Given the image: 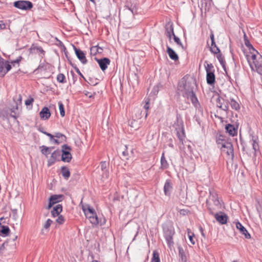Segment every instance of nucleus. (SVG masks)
<instances>
[{
  "mask_svg": "<svg viewBox=\"0 0 262 262\" xmlns=\"http://www.w3.org/2000/svg\"><path fill=\"white\" fill-rule=\"evenodd\" d=\"M197 86L195 80L190 78L188 75H185L179 81L177 90L182 93L183 97L190 99L193 106L197 108L200 106L194 89Z\"/></svg>",
  "mask_w": 262,
  "mask_h": 262,
  "instance_id": "obj_1",
  "label": "nucleus"
},
{
  "mask_svg": "<svg viewBox=\"0 0 262 262\" xmlns=\"http://www.w3.org/2000/svg\"><path fill=\"white\" fill-rule=\"evenodd\" d=\"M164 236L168 246L170 248L173 246V236L175 234L174 227L170 222H166L162 225Z\"/></svg>",
  "mask_w": 262,
  "mask_h": 262,
  "instance_id": "obj_2",
  "label": "nucleus"
},
{
  "mask_svg": "<svg viewBox=\"0 0 262 262\" xmlns=\"http://www.w3.org/2000/svg\"><path fill=\"white\" fill-rule=\"evenodd\" d=\"M16 238L17 236L13 239L12 241H6L1 246H0V253L2 255L6 256L14 252L15 249L14 241Z\"/></svg>",
  "mask_w": 262,
  "mask_h": 262,
  "instance_id": "obj_3",
  "label": "nucleus"
},
{
  "mask_svg": "<svg viewBox=\"0 0 262 262\" xmlns=\"http://www.w3.org/2000/svg\"><path fill=\"white\" fill-rule=\"evenodd\" d=\"M216 106L223 111L226 112L229 109V100L227 99L226 94H222V96L218 95V97L216 100Z\"/></svg>",
  "mask_w": 262,
  "mask_h": 262,
  "instance_id": "obj_4",
  "label": "nucleus"
},
{
  "mask_svg": "<svg viewBox=\"0 0 262 262\" xmlns=\"http://www.w3.org/2000/svg\"><path fill=\"white\" fill-rule=\"evenodd\" d=\"M218 148H220L222 151L226 152L227 155L231 157L232 160L234 158V150L232 144L230 140H228L224 142L221 145L217 146Z\"/></svg>",
  "mask_w": 262,
  "mask_h": 262,
  "instance_id": "obj_5",
  "label": "nucleus"
},
{
  "mask_svg": "<svg viewBox=\"0 0 262 262\" xmlns=\"http://www.w3.org/2000/svg\"><path fill=\"white\" fill-rule=\"evenodd\" d=\"M71 147L67 144H63L61 146V160L64 162H70L72 158L70 152Z\"/></svg>",
  "mask_w": 262,
  "mask_h": 262,
  "instance_id": "obj_6",
  "label": "nucleus"
},
{
  "mask_svg": "<svg viewBox=\"0 0 262 262\" xmlns=\"http://www.w3.org/2000/svg\"><path fill=\"white\" fill-rule=\"evenodd\" d=\"M212 203L213 206L212 205L211 202H209V200H206V204L207 207V209L209 211V214L211 215L214 214V211L221 209L222 207L221 202L219 199L214 200V202H213Z\"/></svg>",
  "mask_w": 262,
  "mask_h": 262,
  "instance_id": "obj_7",
  "label": "nucleus"
},
{
  "mask_svg": "<svg viewBox=\"0 0 262 262\" xmlns=\"http://www.w3.org/2000/svg\"><path fill=\"white\" fill-rule=\"evenodd\" d=\"M13 6L18 9L28 10H30L33 7L32 3L28 1H17L13 3Z\"/></svg>",
  "mask_w": 262,
  "mask_h": 262,
  "instance_id": "obj_8",
  "label": "nucleus"
},
{
  "mask_svg": "<svg viewBox=\"0 0 262 262\" xmlns=\"http://www.w3.org/2000/svg\"><path fill=\"white\" fill-rule=\"evenodd\" d=\"M64 198L63 194H53L50 196L49 199V204L47 209H50L53 205L61 202Z\"/></svg>",
  "mask_w": 262,
  "mask_h": 262,
  "instance_id": "obj_9",
  "label": "nucleus"
},
{
  "mask_svg": "<svg viewBox=\"0 0 262 262\" xmlns=\"http://www.w3.org/2000/svg\"><path fill=\"white\" fill-rule=\"evenodd\" d=\"M210 51L213 54L216 55L217 59H218L220 63H221L222 67L223 68L224 70L227 73V72L226 70V67H225V61L224 60V56H223L222 54L221 53V50L219 49V48H217V49H213L212 48H210Z\"/></svg>",
  "mask_w": 262,
  "mask_h": 262,
  "instance_id": "obj_10",
  "label": "nucleus"
},
{
  "mask_svg": "<svg viewBox=\"0 0 262 262\" xmlns=\"http://www.w3.org/2000/svg\"><path fill=\"white\" fill-rule=\"evenodd\" d=\"M29 50L30 54L37 53L39 55H41L42 58L45 56L46 53L41 47L38 46L35 43L32 44Z\"/></svg>",
  "mask_w": 262,
  "mask_h": 262,
  "instance_id": "obj_11",
  "label": "nucleus"
},
{
  "mask_svg": "<svg viewBox=\"0 0 262 262\" xmlns=\"http://www.w3.org/2000/svg\"><path fill=\"white\" fill-rule=\"evenodd\" d=\"M238 125H234L231 124H227L225 125V129L226 133H228L230 136L234 137L237 136Z\"/></svg>",
  "mask_w": 262,
  "mask_h": 262,
  "instance_id": "obj_12",
  "label": "nucleus"
},
{
  "mask_svg": "<svg viewBox=\"0 0 262 262\" xmlns=\"http://www.w3.org/2000/svg\"><path fill=\"white\" fill-rule=\"evenodd\" d=\"M73 46L77 57L82 64H86L88 62V60L85 57V54L80 49L77 48L75 46Z\"/></svg>",
  "mask_w": 262,
  "mask_h": 262,
  "instance_id": "obj_13",
  "label": "nucleus"
},
{
  "mask_svg": "<svg viewBox=\"0 0 262 262\" xmlns=\"http://www.w3.org/2000/svg\"><path fill=\"white\" fill-rule=\"evenodd\" d=\"M95 59L98 62L101 70L102 71H104L107 68L108 66L111 63V60L108 58L103 57L100 59L95 58Z\"/></svg>",
  "mask_w": 262,
  "mask_h": 262,
  "instance_id": "obj_14",
  "label": "nucleus"
},
{
  "mask_svg": "<svg viewBox=\"0 0 262 262\" xmlns=\"http://www.w3.org/2000/svg\"><path fill=\"white\" fill-rule=\"evenodd\" d=\"M165 35L168 38L169 41H171L172 36L174 35L173 25L172 23L168 22L166 23L165 26Z\"/></svg>",
  "mask_w": 262,
  "mask_h": 262,
  "instance_id": "obj_15",
  "label": "nucleus"
},
{
  "mask_svg": "<svg viewBox=\"0 0 262 262\" xmlns=\"http://www.w3.org/2000/svg\"><path fill=\"white\" fill-rule=\"evenodd\" d=\"M213 215L220 224L224 225L227 223L228 217L224 212L220 211L219 213H214Z\"/></svg>",
  "mask_w": 262,
  "mask_h": 262,
  "instance_id": "obj_16",
  "label": "nucleus"
},
{
  "mask_svg": "<svg viewBox=\"0 0 262 262\" xmlns=\"http://www.w3.org/2000/svg\"><path fill=\"white\" fill-rule=\"evenodd\" d=\"M173 127L175 128V130H182L183 128H184L182 117L178 112L176 115V120L174 122Z\"/></svg>",
  "mask_w": 262,
  "mask_h": 262,
  "instance_id": "obj_17",
  "label": "nucleus"
},
{
  "mask_svg": "<svg viewBox=\"0 0 262 262\" xmlns=\"http://www.w3.org/2000/svg\"><path fill=\"white\" fill-rule=\"evenodd\" d=\"M172 183L171 180L167 179L164 186V192L166 196H170L171 194V191L172 190Z\"/></svg>",
  "mask_w": 262,
  "mask_h": 262,
  "instance_id": "obj_18",
  "label": "nucleus"
},
{
  "mask_svg": "<svg viewBox=\"0 0 262 262\" xmlns=\"http://www.w3.org/2000/svg\"><path fill=\"white\" fill-rule=\"evenodd\" d=\"M236 227L239 230L241 233L245 236L246 238L250 239L251 238L250 234L239 222L238 221L236 223Z\"/></svg>",
  "mask_w": 262,
  "mask_h": 262,
  "instance_id": "obj_19",
  "label": "nucleus"
},
{
  "mask_svg": "<svg viewBox=\"0 0 262 262\" xmlns=\"http://www.w3.org/2000/svg\"><path fill=\"white\" fill-rule=\"evenodd\" d=\"M40 117L41 119L47 120L51 116V112L48 107H43L39 113Z\"/></svg>",
  "mask_w": 262,
  "mask_h": 262,
  "instance_id": "obj_20",
  "label": "nucleus"
},
{
  "mask_svg": "<svg viewBox=\"0 0 262 262\" xmlns=\"http://www.w3.org/2000/svg\"><path fill=\"white\" fill-rule=\"evenodd\" d=\"M230 139L226 137L225 135L217 133L216 136V143L217 145H221L224 142H226Z\"/></svg>",
  "mask_w": 262,
  "mask_h": 262,
  "instance_id": "obj_21",
  "label": "nucleus"
},
{
  "mask_svg": "<svg viewBox=\"0 0 262 262\" xmlns=\"http://www.w3.org/2000/svg\"><path fill=\"white\" fill-rule=\"evenodd\" d=\"M206 81L207 84L212 85L215 82V75L214 72H206Z\"/></svg>",
  "mask_w": 262,
  "mask_h": 262,
  "instance_id": "obj_22",
  "label": "nucleus"
},
{
  "mask_svg": "<svg viewBox=\"0 0 262 262\" xmlns=\"http://www.w3.org/2000/svg\"><path fill=\"white\" fill-rule=\"evenodd\" d=\"M100 165L101 169L103 172L102 175L105 176L106 177H108L109 163L106 162V161H101Z\"/></svg>",
  "mask_w": 262,
  "mask_h": 262,
  "instance_id": "obj_23",
  "label": "nucleus"
},
{
  "mask_svg": "<svg viewBox=\"0 0 262 262\" xmlns=\"http://www.w3.org/2000/svg\"><path fill=\"white\" fill-rule=\"evenodd\" d=\"M62 211V206L61 204H58L54 206L52 210L51 211L52 216L54 217L59 215L60 213Z\"/></svg>",
  "mask_w": 262,
  "mask_h": 262,
  "instance_id": "obj_24",
  "label": "nucleus"
},
{
  "mask_svg": "<svg viewBox=\"0 0 262 262\" xmlns=\"http://www.w3.org/2000/svg\"><path fill=\"white\" fill-rule=\"evenodd\" d=\"M143 102L144 103L143 108L145 110L143 111V115H145V119H146L148 114V110L150 107V99L148 97H145Z\"/></svg>",
  "mask_w": 262,
  "mask_h": 262,
  "instance_id": "obj_25",
  "label": "nucleus"
},
{
  "mask_svg": "<svg viewBox=\"0 0 262 262\" xmlns=\"http://www.w3.org/2000/svg\"><path fill=\"white\" fill-rule=\"evenodd\" d=\"M167 53L168 54L169 57L174 61H177L179 59V56L176 52L170 47L167 46Z\"/></svg>",
  "mask_w": 262,
  "mask_h": 262,
  "instance_id": "obj_26",
  "label": "nucleus"
},
{
  "mask_svg": "<svg viewBox=\"0 0 262 262\" xmlns=\"http://www.w3.org/2000/svg\"><path fill=\"white\" fill-rule=\"evenodd\" d=\"M209 196L208 200L211 203L214 202V200L219 199L218 194L216 191L213 188H210L209 189Z\"/></svg>",
  "mask_w": 262,
  "mask_h": 262,
  "instance_id": "obj_27",
  "label": "nucleus"
},
{
  "mask_svg": "<svg viewBox=\"0 0 262 262\" xmlns=\"http://www.w3.org/2000/svg\"><path fill=\"white\" fill-rule=\"evenodd\" d=\"M89 220L90 223L92 224L93 227L97 226L98 224H100V225H103L104 223H101L99 222L98 216L96 214L95 216H89Z\"/></svg>",
  "mask_w": 262,
  "mask_h": 262,
  "instance_id": "obj_28",
  "label": "nucleus"
},
{
  "mask_svg": "<svg viewBox=\"0 0 262 262\" xmlns=\"http://www.w3.org/2000/svg\"><path fill=\"white\" fill-rule=\"evenodd\" d=\"M143 112L141 109L136 108L134 110L133 117L135 118V119H140L144 115Z\"/></svg>",
  "mask_w": 262,
  "mask_h": 262,
  "instance_id": "obj_29",
  "label": "nucleus"
},
{
  "mask_svg": "<svg viewBox=\"0 0 262 262\" xmlns=\"http://www.w3.org/2000/svg\"><path fill=\"white\" fill-rule=\"evenodd\" d=\"M10 230L8 226L0 225V236L6 237L8 235Z\"/></svg>",
  "mask_w": 262,
  "mask_h": 262,
  "instance_id": "obj_30",
  "label": "nucleus"
},
{
  "mask_svg": "<svg viewBox=\"0 0 262 262\" xmlns=\"http://www.w3.org/2000/svg\"><path fill=\"white\" fill-rule=\"evenodd\" d=\"M252 136V139L251 140V142H252V148L255 152L259 150V145L258 143V137L256 136H254L253 135H251Z\"/></svg>",
  "mask_w": 262,
  "mask_h": 262,
  "instance_id": "obj_31",
  "label": "nucleus"
},
{
  "mask_svg": "<svg viewBox=\"0 0 262 262\" xmlns=\"http://www.w3.org/2000/svg\"><path fill=\"white\" fill-rule=\"evenodd\" d=\"M61 173L63 177L68 180L70 177V171L69 169L67 166H62L61 168Z\"/></svg>",
  "mask_w": 262,
  "mask_h": 262,
  "instance_id": "obj_32",
  "label": "nucleus"
},
{
  "mask_svg": "<svg viewBox=\"0 0 262 262\" xmlns=\"http://www.w3.org/2000/svg\"><path fill=\"white\" fill-rule=\"evenodd\" d=\"M169 164L166 160V158L164 156V152L162 153V155L161 158V167L160 168L161 169H166L168 168Z\"/></svg>",
  "mask_w": 262,
  "mask_h": 262,
  "instance_id": "obj_33",
  "label": "nucleus"
},
{
  "mask_svg": "<svg viewBox=\"0 0 262 262\" xmlns=\"http://www.w3.org/2000/svg\"><path fill=\"white\" fill-rule=\"evenodd\" d=\"M229 104H230L231 108L235 111H238L240 109L239 104L233 98H230Z\"/></svg>",
  "mask_w": 262,
  "mask_h": 262,
  "instance_id": "obj_34",
  "label": "nucleus"
},
{
  "mask_svg": "<svg viewBox=\"0 0 262 262\" xmlns=\"http://www.w3.org/2000/svg\"><path fill=\"white\" fill-rule=\"evenodd\" d=\"M177 132V136L179 139L180 141L183 143V141L185 138V134L184 128L180 130H176Z\"/></svg>",
  "mask_w": 262,
  "mask_h": 262,
  "instance_id": "obj_35",
  "label": "nucleus"
},
{
  "mask_svg": "<svg viewBox=\"0 0 262 262\" xmlns=\"http://www.w3.org/2000/svg\"><path fill=\"white\" fill-rule=\"evenodd\" d=\"M179 249V257L180 260L182 261V262H187V257L185 255V252L183 249L179 247L178 248Z\"/></svg>",
  "mask_w": 262,
  "mask_h": 262,
  "instance_id": "obj_36",
  "label": "nucleus"
},
{
  "mask_svg": "<svg viewBox=\"0 0 262 262\" xmlns=\"http://www.w3.org/2000/svg\"><path fill=\"white\" fill-rule=\"evenodd\" d=\"M12 69V64L9 60H5L4 71L3 72V77Z\"/></svg>",
  "mask_w": 262,
  "mask_h": 262,
  "instance_id": "obj_37",
  "label": "nucleus"
},
{
  "mask_svg": "<svg viewBox=\"0 0 262 262\" xmlns=\"http://www.w3.org/2000/svg\"><path fill=\"white\" fill-rule=\"evenodd\" d=\"M69 62L70 64L75 69L77 73L81 77H82L85 81H86V79L83 74L81 73L78 68L77 67V66L72 63V61H71L70 59H69Z\"/></svg>",
  "mask_w": 262,
  "mask_h": 262,
  "instance_id": "obj_38",
  "label": "nucleus"
},
{
  "mask_svg": "<svg viewBox=\"0 0 262 262\" xmlns=\"http://www.w3.org/2000/svg\"><path fill=\"white\" fill-rule=\"evenodd\" d=\"M244 42H245V46L249 49V50H251V49H252L253 50H255L254 48H253V47L252 46V45L251 44V43L250 42V41L248 39V37L246 35V33H244Z\"/></svg>",
  "mask_w": 262,
  "mask_h": 262,
  "instance_id": "obj_39",
  "label": "nucleus"
},
{
  "mask_svg": "<svg viewBox=\"0 0 262 262\" xmlns=\"http://www.w3.org/2000/svg\"><path fill=\"white\" fill-rule=\"evenodd\" d=\"M204 66L206 72H215L214 67L212 63H208L207 61H205Z\"/></svg>",
  "mask_w": 262,
  "mask_h": 262,
  "instance_id": "obj_40",
  "label": "nucleus"
},
{
  "mask_svg": "<svg viewBox=\"0 0 262 262\" xmlns=\"http://www.w3.org/2000/svg\"><path fill=\"white\" fill-rule=\"evenodd\" d=\"M151 262H160L159 254L158 251H154Z\"/></svg>",
  "mask_w": 262,
  "mask_h": 262,
  "instance_id": "obj_41",
  "label": "nucleus"
},
{
  "mask_svg": "<svg viewBox=\"0 0 262 262\" xmlns=\"http://www.w3.org/2000/svg\"><path fill=\"white\" fill-rule=\"evenodd\" d=\"M40 148H41V152L42 155L46 156L47 157H48V155H49L51 152L49 150V147H47L45 145H42L40 147Z\"/></svg>",
  "mask_w": 262,
  "mask_h": 262,
  "instance_id": "obj_42",
  "label": "nucleus"
},
{
  "mask_svg": "<svg viewBox=\"0 0 262 262\" xmlns=\"http://www.w3.org/2000/svg\"><path fill=\"white\" fill-rule=\"evenodd\" d=\"M57 80L58 82L61 83H65L67 82L66 77L62 73H59L57 76Z\"/></svg>",
  "mask_w": 262,
  "mask_h": 262,
  "instance_id": "obj_43",
  "label": "nucleus"
},
{
  "mask_svg": "<svg viewBox=\"0 0 262 262\" xmlns=\"http://www.w3.org/2000/svg\"><path fill=\"white\" fill-rule=\"evenodd\" d=\"M22 97L20 94H19L18 96H16L13 98V100L15 102V109H18V105L21 103Z\"/></svg>",
  "mask_w": 262,
  "mask_h": 262,
  "instance_id": "obj_44",
  "label": "nucleus"
},
{
  "mask_svg": "<svg viewBox=\"0 0 262 262\" xmlns=\"http://www.w3.org/2000/svg\"><path fill=\"white\" fill-rule=\"evenodd\" d=\"M59 108L60 111V114L61 117H64L65 116V111L64 105L63 104L61 101L58 102Z\"/></svg>",
  "mask_w": 262,
  "mask_h": 262,
  "instance_id": "obj_45",
  "label": "nucleus"
},
{
  "mask_svg": "<svg viewBox=\"0 0 262 262\" xmlns=\"http://www.w3.org/2000/svg\"><path fill=\"white\" fill-rule=\"evenodd\" d=\"M201 10L202 11L204 9L205 11L209 10V8L207 6V2L206 0H201Z\"/></svg>",
  "mask_w": 262,
  "mask_h": 262,
  "instance_id": "obj_46",
  "label": "nucleus"
},
{
  "mask_svg": "<svg viewBox=\"0 0 262 262\" xmlns=\"http://www.w3.org/2000/svg\"><path fill=\"white\" fill-rule=\"evenodd\" d=\"M60 156V151L59 149H57L54 151L51 156V157L56 160Z\"/></svg>",
  "mask_w": 262,
  "mask_h": 262,
  "instance_id": "obj_47",
  "label": "nucleus"
},
{
  "mask_svg": "<svg viewBox=\"0 0 262 262\" xmlns=\"http://www.w3.org/2000/svg\"><path fill=\"white\" fill-rule=\"evenodd\" d=\"M5 60L4 59L0 60V75L2 77H3V72L4 71Z\"/></svg>",
  "mask_w": 262,
  "mask_h": 262,
  "instance_id": "obj_48",
  "label": "nucleus"
},
{
  "mask_svg": "<svg viewBox=\"0 0 262 262\" xmlns=\"http://www.w3.org/2000/svg\"><path fill=\"white\" fill-rule=\"evenodd\" d=\"M54 137L57 138H61L62 141H66L67 137L65 135L60 133H55Z\"/></svg>",
  "mask_w": 262,
  "mask_h": 262,
  "instance_id": "obj_49",
  "label": "nucleus"
},
{
  "mask_svg": "<svg viewBox=\"0 0 262 262\" xmlns=\"http://www.w3.org/2000/svg\"><path fill=\"white\" fill-rule=\"evenodd\" d=\"M162 85L161 84H158L154 86L151 91V93H152L154 95H156L159 91V88Z\"/></svg>",
  "mask_w": 262,
  "mask_h": 262,
  "instance_id": "obj_50",
  "label": "nucleus"
},
{
  "mask_svg": "<svg viewBox=\"0 0 262 262\" xmlns=\"http://www.w3.org/2000/svg\"><path fill=\"white\" fill-rule=\"evenodd\" d=\"M173 36V40L174 41V42L179 46H180V47H181L182 48H183V44L181 42V40L180 39L177 37V36H176V35L174 34V35L172 36Z\"/></svg>",
  "mask_w": 262,
  "mask_h": 262,
  "instance_id": "obj_51",
  "label": "nucleus"
},
{
  "mask_svg": "<svg viewBox=\"0 0 262 262\" xmlns=\"http://www.w3.org/2000/svg\"><path fill=\"white\" fill-rule=\"evenodd\" d=\"M58 216L56 221V222L60 225L63 224L65 221L64 217L62 215H59Z\"/></svg>",
  "mask_w": 262,
  "mask_h": 262,
  "instance_id": "obj_52",
  "label": "nucleus"
},
{
  "mask_svg": "<svg viewBox=\"0 0 262 262\" xmlns=\"http://www.w3.org/2000/svg\"><path fill=\"white\" fill-rule=\"evenodd\" d=\"M34 98L31 97H30L28 99H27L25 101V104L27 106H29V105L32 106V104H33V102H34Z\"/></svg>",
  "mask_w": 262,
  "mask_h": 262,
  "instance_id": "obj_53",
  "label": "nucleus"
},
{
  "mask_svg": "<svg viewBox=\"0 0 262 262\" xmlns=\"http://www.w3.org/2000/svg\"><path fill=\"white\" fill-rule=\"evenodd\" d=\"M86 212H89L91 214L93 213V214H95V213H96L95 209L89 205H88L87 206V208H86Z\"/></svg>",
  "mask_w": 262,
  "mask_h": 262,
  "instance_id": "obj_54",
  "label": "nucleus"
},
{
  "mask_svg": "<svg viewBox=\"0 0 262 262\" xmlns=\"http://www.w3.org/2000/svg\"><path fill=\"white\" fill-rule=\"evenodd\" d=\"M253 65L254 66L255 69L256 68V67H258L259 65L261 66L262 65L261 58L260 57H259V58L257 60H255L254 61V63H253Z\"/></svg>",
  "mask_w": 262,
  "mask_h": 262,
  "instance_id": "obj_55",
  "label": "nucleus"
},
{
  "mask_svg": "<svg viewBox=\"0 0 262 262\" xmlns=\"http://www.w3.org/2000/svg\"><path fill=\"white\" fill-rule=\"evenodd\" d=\"M52 221L51 219H48L47 221L46 222L45 224H44L43 227L45 229H48L50 226H51V224L52 223Z\"/></svg>",
  "mask_w": 262,
  "mask_h": 262,
  "instance_id": "obj_56",
  "label": "nucleus"
},
{
  "mask_svg": "<svg viewBox=\"0 0 262 262\" xmlns=\"http://www.w3.org/2000/svg\"><path fill=\"white\" fill-rule=\"evenodd\" d=\"M82 210H83V212L84 213V214H85L86 217L88 218V219H89V216H95L96 214H97L96 213H95V214H93V213L91 214V213H89V212H86V208L83 207V206L82 207Z\"/></svg>",
  "mask_w": 262,
  "mask_h": 262,
  "instance_id": "obj_57",
  "label": "nucleus"
},
{
  "mask_svg": "<svg viewBox=\"0 0 262 262\" xmlns=\"http://www.w3.org/2000/svg\"><path fill=\"white\" fill-rule=\"evenodd\" d=\"M189 213H190V211L188 210V209H181L180 211V214H181L182 215H188Z\"/></svg>",
  "mask_w": 262,
  "mask_h": 262,
  "instance_id": "obj_58",
  "label": "nucleus"
},
{
  "mask_svg": "<svg viewBox=\"0 0 262 262\" xmlns=\"http://www.w3.org/2000/svg\"><path fill=\"white\" fill-rule=\"evenodd\" d=\"M9 221L7 217H2L0 218V225H3V224H6Z\"/></svg>",
  "mask_w": 262,
  "mask_h": 262,
  "instance_id": "obj_59",
  "label": "nucleus"
},
{
  "mask_svg": "<svg viewBox=\"0 0 262 262\" xmlns=\"http://www.w3.org/2000/svg\"><path fill=\"white\" fill-rule=\"evenodd\" d=\"M55 160L50 157V158L48 160V166L50 167L52 166L55 163Z\"/></svg>",
  "mask_w": 262,
  "mask_h": 262,
  "instance_id": "obj_60",
  "label": "nucleus"
},
{
  "mask_svg": "<svg viewBox=\"0 0 262 262\" xmlns=\"http://www.w3.org/2000/svg\"><path fill=\"white\" fill-rule=\"evenodd\" d=\"M125 147H126V149L122 151V156L124 157V158L125 159H128V152L127 149V146H125Z\"/></svg>",
  "mask_w": 262,
  "mask_h": 262,
  "instance_id": "obj_61",
  "label": "nucleus"
},
{
  "mask_svg": "<svg viewBox=\"0 0 262 262\" xmlns=\"http://www.w3.org/2000/svg\"><path fill=\"white\" fill-rule=\"evenodd\" d=\"M188 237H189V239L190 242L191 243V244L192 245H194L195 244V241L193 239L194 234L192 233V235H190L189 234V231L188 232Z\"/></svg>",
  "mask_w": 262,
  "mask_h": 262,
  "instance_id": "obj_62",
  "label": "nucleus"
},
{
  "mask_svg": "<svg viewBox=\"0 0 262 262\" xmlns=\"http://www.w3.org/2000/svg\"><path fill=\"white\" fill-rule=\"evenodd\" d=\"M255 70L258 74L262 75V65H259L258 67H256Z\"/></svg>",
  "mask_w": 262,
  "mask_h": 262,
  "instance_id": "obj_63",
  "label": "nucleus"
},
{
  "mask_svg": "<svg viewBox=\"0 0 262 262\" xmlns=\"http://www.w3.org/2000/svg\"><path fill=\"white\" fill-rule=\"evenodd\" d=\"M11 211L13 214V218L15 220L16 219L17 217V210L16 209H12Z\"/></svg>",
  "mask_w": 262,
  "mask_h": 262,
  "instance_id": "obj_64",
  "label": "nucleus"
}]
</instances>
